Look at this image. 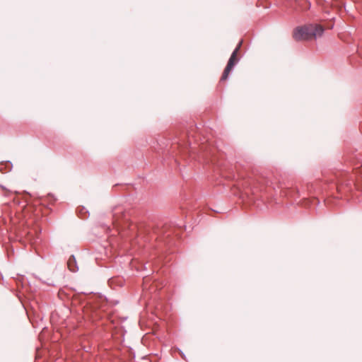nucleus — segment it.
I'll return each instance as SVG.
<instances>
[{"mask_svg": "<svg viewBox=\"0 0 362 362\" xmlns=\"http://www.w3.org/2000/svg\"><path fill=\"white\" fill-rule=\"evenodd\" d=\"M324 29L320 25H306L296 28L293 33V38L297 41L310 40L322 36Z\"/></svg>", "mask_w": 362, "mask_h": 362, "instance_id": "obj_1", "label": "nucleus"}, {"mask_svg": "<svg viewBox=\"0 0 362 362\" xmlns=\"http://www.w3.org/2000/svg\"><path fill=\"white\" fill-rule=\"evenodd\" d=\"M241 45H242V41H240L239 42L237 47L233 52V53L228 62V64L223 72V74L221 77V81H226L228 78V75H229L230 72L231 71V70L233 69V66L238 63V62L239 60V59L238 57V53L241 47Z\"/></svg>", "mask_w": 362, "mask_h": 362, "instance_id": "obj_2", "label": "nucleus"}, {"mask_svg": "<svg viewBox=\"0 0 362 362\" xmlns=\"http://www.w3.org/2000/svg\"><path fill=\"white\" fill-rule=\"evenodd\" d=\"M67 266H68L69 269L71 272H76L77 270V267H76V259H75V257L74 256H71L69 257V259H68Z\"/></svg>", "mask_w": 362, "mask_h": 362, "instance_id": "obj_3", "label": "nucleus"}]
</instances>
